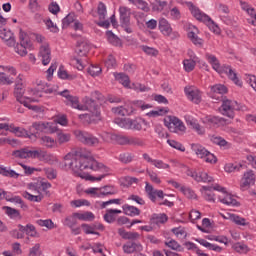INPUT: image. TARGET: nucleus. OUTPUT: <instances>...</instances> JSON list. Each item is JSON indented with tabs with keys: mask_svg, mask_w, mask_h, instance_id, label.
<instances>
[{
	"mask_svg": "<svg viewBox=\"0 0 256 256\" xmlns=\"http://www.w3.org/2000/svg\"><path fill=\"white\" fill-rule=\"evenodd\" d=\"M65 161L74 175L85 179V181H101V179H105L106 177L105 174L99 177L89 175L88 171H107L105 164L95 160L91 152L83 153V151L74 150L65 156Z\"/></svg>",
	"mask_w": 256,
	"mask_h": 256,
	"instance_id": "f257e3e1",
	"label": "nucleus"
},
{
	"mask_svg": "<svg viewBox=\"0 0 256 256\" xmlns=\"http://www.w3.org/2000/svg\"><path fill=\"white\" fill-rule=\"evenodd\" d=\"M83 103L85 104V110L89 112L80 115L81 121L87 125L101 121V110H99V105H96L95 101L88 96L83 98Z\"/></svg>",
	"mask_w": 256,
	"mask_h": 256,
	"instance_id": "f03ea898",
	"label": "nucleus"
},
{
	"mask_svg": "<svg viewBox=\"0 0 256 256\" xmlns=\"http://www.w3.org/2000/svg\"><path fill=\"white\" fill-rule=\"evenodd\" d=\"M186 7H188L189 11L193 15L194 18L197 19V21H200L201 23H205L207 27H209L210 31H213V33H219V26L215 24V21L209 17V15L202 12L199 7L195 6L193 2H185Z\"/></svg>",
	"mask_w": 256,
	"mask_h": 256,
	"instance_id": "7ed1b4c3",
	"label": "nucleus"
},
{
	"mask_svg": "<svg viewBox=\"0 0 256 256\" xmlns=\"http://www.w3.org/2000/svg\"><path fill=\"white\" fill-rule=\"evenodd\" d=\"M57 125L65 127V115L55 118L53 122H34L32 127L36 131H40V133H47L48 135H51L53 133H57Z\"/></svg>",
	"mask_w": 256,
	"mask_h": 256,
	"instance_id": "20e7f679",
	"label": "nucleus"
},
{
	"mask_svg": "<svg viewBox=\"0 0 256 256\" xmlns=\"http://www.w3.org/2000/svg\"><path fill=\"white\" fill-rule=\"evenodd\" d=\"M235 111H243V108L239 106V103L234 100H229L227 97L222 99V104L219 107V112L224 117H229V119L235 118Z\"/></svg>",
	"mask_w": 256,
	"mask_h": 256,
	"instance_id": "39448f33",
	"label": "nucleus"
},
{
	"mask_svg": "<svg viewBox=\"0 0 256 256\" xmlns=\"http://www.w3.org/2000/svg\"><path fill=\"white\" fill-rule=\"evenodd\" d=\"M114 122L122 129H129L132 131H141V129H143V123L147 125V122L141 118H116Z\"/></svg>",
	"mask_w": 256,
	"mask_h": 256,
	"instance_id": "423d86ee",
	"label": "nucleus"
},
{
	"mask_svg": "<svg viewBox=\"0 0 256 256\" xmlns=\"http://www.w3.org/2000/svg\"><path fill=\"white\" fill-rule=\"evenodd\" d=\"M164 125L171 131V133H185L186 127L179 118L175 116H167L164 118Z\"/></svg>",
	"mask_w": 256,
	"mask_h": 256,
	"instance_id": "0eeeda50",
	"label": "nucleus"
},
{
	"mask_svg": "<svg viewBox=\"0 0 256 256\" xmlns=\"http://www.w3.org/2000/svg\"><path fill=\"white\" fill-rule=\"evenodd\" d=\"M74 135L84 145H88L89 147H97L99 145V138L89 132L76 130L74 131Z\"/></svg>",
	"mask_w": 256,
	"mask_h": 256,
	"instance_id": "6e6552de",
	"label": "nucleus"
},
{
	"mask_svg": "<svg viewBox=\"0 0 256 256\" xmlns=\"http://www.w3.org/2000/svg\"><path fill=\"white\" fill-rule=\"evenodd\" d=\"M41 89L44 93H52L53 92V90H51L49 88H41V85H39L38 90H35L33 88H28L27 89L28 96H25L26 97L25 101H29V102H33V103L39 102V98L43 97V95L41 94Z\"/></svg>",
	"mask_w": 256,
	"mask_h": 256,
	"instance_id": "1a4fd4ad",
	"label": "nucleus"
},
{
	"mask_svg": "<svg viewBox=\"0 0 256 256\" xmlns=\"http://www.w3.org/2000/svg\"><path fill=\"white\" fill-rule=\"evenodd\" d=\"M31 41L27 37H24L23 34L20 35V44H17L14 47L15 53L20 55V57H25L27 55V49H31Z\"/></svg>",
	"mask_w": 256,
	"mask_h": 256,
	"instance_id": "9d476101",
	"label": "nucleus"
},
{
	"mask_svg": "<svg viewBox=\"0 0 256 256\" xmlns=\"http://www.w3.org/2000/svg\"><path fill=\"white\" fill-rule=\"evenodd\" d=\"M184 92L192 103H195L196 105L201 103V91H199L195 86H186Z\"/></svg>",
	"mask_w": 256,
	"mask_h": 256,
	"instance_id": "9b49d317",
	"label": "nucleus"
},
{
	"mask_svg": "<svg viewBox=\"0 0 256 256\" xmlns=\"http://www.w3.org/2000/svg\"><path fill=\"white\" fill-rule=\"evenodd\" d=\"M34 159H39V161H42L43 163H48L49 165L57 163V157L43 150H35Z\"/></svg>",
	"mask_w": 256,
	"mask_h": 256,
	"instance_id": "f8f14e48",
	"label": "nucleus"
},
{
	"mask_svg": "<svg viewBox=\"0 0 256 256\" xmlns=\"http://www.w3.org/2000/svg\"><path fill=\"white\" fill-rule=\"evenodd\" d=\"M23 95H25V87L23 86V82L21 81L20 76H18L14 88V96L16 97L18 103L23 104L26 101V96Z\"/></svg>",
	"mask_w": 256,
	"mask_h": 256,
	"instance_id": "ddd939ff",
	"label": "nucleus"
},
{
	"mask_svg": "<svg viewBox=\"0 0 256 256\" xmlns=\"http://www.w3.org/2000/svg\"><path fill=\"white\" fill-rule=\"evenodd\" d=\"M227 93V87L222 84H215L213 86H210V95L212 99H216V101H219V99H223V95Z\"/></svg>",
	"mask_w": 256,
	"mask_h": 256,
	"instance_id": "4468645a",
	"label": "nucleus"
},
{
	"mask_svg": "<svg viewBox=\"0 0 256 256\" xmlns=\"http://www.w3.org/2000/svg\"><path fill=\"white\" fill-rule=\"evenodd\" d=\"M251 185H255V174L253 173V170H249L248 172L244 173L240 188L242 191H247Z\"/></svg>",
	"mask_w": 256,
	"mask_h": 256,
	"instance_id": "2eb2a0df",
	"label": "nucleus"
},
{
	"mask_svg": "<svg viewBox=\"0 0 256 256\" xmlns=\"http://www.w3.org/2000/svg\"><path fill=\"white\" fill-rule=\"evenodd\" d=\"M112 113H114V115H119L120 117H126L133 115V113H135V109H133L131 104H125L124 106L113 107Z\"/></svg>",
	"mask_w": 256,
	"mask_h": 256,
	"instance_id": "dca6fc26",
	"label": "nucleus"
},
{
	"mask_svg": "<svg viewBox=\"0 0 256 256\" xmlns=\"http://www.w3.org/2000/svg\"><path fill=\"white\" fill-rule=\"evenodd\" d=\"M187 175L195 179L198 183H211L213 181V177L209 176L207 172H193L191 170H188Z\"/></svg>",
	"mask_w": 256,
	"mask_h": 256,
	"instance_id": "f3484780",
	"label": "nucleus"
},
{
	"mask_svg": "<svg viewBox=\"0 0 256 256\" xmlns=\"http://www.w3.org/2000/svg\"><path fill=\"white\" fill-rule=\"evenodd\" d=\"M39 57H41L42 65L51 63V48H49V44L40 46Z\"/></svg>",
	"mask_w": 256,
	"mask_h": 256,
	"instance_id": "a211bd4d",
	"label": "nucleus"
},
{
	"mask_svg": "<svg viewBox=\"0 0 256 256\" xmlns=\"http://www.w3.org/2000/svg\"><path fill=\"white\" fill-rule=\"evenodd\" d=\"M0 38L5 41L8 47H15V36L11 30L2 28L0 30Z\"/></svg>",
	"mask_w": 256,
	"mask_h": 256,
	"instance_id": "6ab92c4d",
	"label": "nucleus"
},
{
	"mask_svg": "<svg viewBox=\"0 0 256 256\" xmlns=\"http://www.w3.org/2000/svg\"><path fill=\"white\" fill-rule=\"evenodd\" d=\"M146 193H148L149 199H151L154 203L157 200V197H159V199H163V197H165V193L163 192V190H155V188H153V185L149 184V182H146Z\"/></svg>",
	"mask_w": 256,
	"mask_h": 256,
	"instance_id": "aec40b11",
	"label": "nucleus"
},
{
	"mask_svg": "<svg viewBox=\"0 0 256 256\" xmlns=\"http://www.w3.org/2000/svg\"><path fill=\"white\" fill-rule=\"evenodd\" d=\"M91 46H89V42L87 39H82L77 42L76 53L79 57H87V53H89Z\"/></svg>",
	"mask_w": 256,
	"mask_h": 256,
	"instance_id": "412c9836",
	"label": "nucleus"
},
{
	"mask_svg": "<svg viewBox=\"0 0 256 256\" xmlns=\"http://www.w3.org/2000/svg\"><path fill=\"white\" fill-rule=\"evenodd\" d=\"M12 155L17 159H35V150H29L23 148L20 150H15Z\"/></svg>",
	"mask_w": 256,
	"mask_h": 256,
	"instance_id": "4be33fe9",
	"label": "nucleus"
},
{
	"mask_svg": "<svg viewBox=\"0 0 256 256\" xmlns=\"http://www.w3.org/2000/svg\"><path fill=\"white\" fill-rule=\"evenodd\" d=\"M0 199H6L9 203H15L16 205H20L22 209H27V205L23 203V199L20 196H11L5 190H3V194H1Z\"/></svg>",
	"mask_w": 256,
	"mask_h": 256,
	"instance_id": "5701e85b",
	"label": "nucleus"
},
{
	"mask_svg": "<svg viewBox=\"0 0 256 256\" xmlns=\"http://www.w3.org/2000/svg\"><path fill=\"white\" fill-rule=\"evenodd\" d=\"M124 253H141L143 251V245L139 242H128L127 244L123 245Z\"/></svg>",
	"mask_w": 256,
	"mask_h": 256,
	"instance_id": "b1692460",
	"label": "nucleus"
},
{
	"mask_svg": "<svg viewBox=\"0 0 256 256\" xmlns=\"http://www.w3.org/2000/svg\"><path fill=\"white\" fill-rule=\"evenodd\" d=\"M66 105L73 107V109H78L79 111H85V104H79V98L77 96H72L69 94L65 95Z\"/></svg>",
	"mask_w": 256,
	"mask_h": 256,
	"instance_id": "393cba45",
	"label": "nucleus"
},
{
	"mask_svg": "<svg viewBox=\"0 0 256 256\" xmlns=\"http://www.w3.org/2000/svg\"><path fill=\"white\" fill-rule=\"evenodd\" d=\"M121 25H130L131 23V9L125 6L119 8Z\"/></svg>",
	"mask_w": 256,
	"mask_h": 256,
	"instance_id": "a878e982",
	"label": "nucleus"
},
{
	"mask_svg": "<svg viewBox=\"0 0 256 256\" xmlns=\"http://www.w3.org/2000/svg\"><path fill=\"white\" fill-rule=\"evenodd\" d=\"M205 58L207 59L208 63H210L214 71L217 73H223V66H221L219 59H217L215 55L206 53Z\"/></svg>",
	"mask_w": 256,
	"mask_h": 256,
	"instance_id": "bb28decb",
	"label": "nucleus"
},
{
	"mask_svg": "<svg viewBox=\"0 0 256 256\" xmlns=\"http://www.w3.org/2000/svg\"><path fill=\"white\" fill-rule=\"evenodd\" d=\"M118 234L120 235V237H122V239L132 241V242L137 241V239H139L141 237V235L139 233H137V232H128V231H126L125 228H119L118 229Z\"/></svg>",
	"mask_w": 256,
	"mask_h": 256,
	"instance_id": "cd10ccee",
	"label": "nucleus"
},
{
	"mask_svg": "<svg viewBox=\"0 0 256 256\" xmlns=\"http://www.w3.org/2000/svg\"><path fill=\"white\" fill-rule=\"evenodd\" d=\"M159 31L162 32L166 37H169L171 33H173V28H171V24H169V21L167 19L162 18L159 20L158 24Z\"/></svg>",
	"mask_w": 256,
	"mask_h": 256,
	"instance_id": "c85d7f7f",
	"label": "nucleus"
},
{
	"mask_svg": "<svg viewBox=\"0 0 256 256\" xmlns=\"http://www.w3.org/2000/svg\"><path fill=\"white\" fill-rule=\"evenodd\" d=\"M18 229L22 233H26L28 237H39V232L35 229V226H33V224H27L26 226L19 224Z\"/></svg>",
	"mask_w": 256,
	"mask_h": 256,
	"instance_id": "c756f323",
	"label": "nucleus"
},
{
	"mask_svg": "<svg viewBox=\"0 0 256 256\" xmlns=\"http://www.w3.org/2000/svg\"><path fill=\"white\" fill-rule=\"evenodd\" d=\"M218 199L220 203H223L224 205H237V200L233 198V195L227 193V191L218 195Z\"/></svg>",
	"mask_w": 256,
	"mask_h": 256,
	"instance_id": "7c9ffc66",
	"label": "nucleus"
},
{
	"mask_svg": "<svg viewBox=\"0 0 256 256\" xmlns=\"http://www.w3.org/2000/svg\"><path fill=\"white\" fill-rule=\"evenodd\" d=\"M222 73H226L228 75L229 79L235 83V85H239L241 87V82L239 81V78L237 77V73L231 66L224 65L222 68Z\"/></svg>",
	"mask_w": 256,
	"mask_h": 256,
	"instance_id": "2f4dec72",
	"label": "nucleus"
},
{
	"mask_svg": "<svg viewBox=\"0 0 256 256\" xmlns=\"http://www.w3.org/2000/svg\"><path fill=\"white\" fill-rule=\"evenodd\" d=\"M186 123L189 127L194 129L198 135H205V127L201 126L197 120L188 118L186 119Z\"/></svg>",
	"mask_w": 256,
	"mask_h": 256,
	"instance_id": "473e14b6",
	"label": "nucleus"
},
{
	"mask_svg": "<svg viewBox=\"0 0 256 256\" xmlns=\"http://www.w3.org/2000/svg\"><path fill=\"white\" fill-rule=\"evenodd\" d=\"M123 213L121 210L118 209H108L106 210V213L104 214V221H106V223H115L117 216Z\"/></svg>",
	"mask_w": 256,
	"mask_h": 256,
	"instance_id": "72a5a7b5",
	"label": "nucleus"
},
{
	"mask_svg": "<svg viewBox=\"0 0 256 256\" xmlns=\"http://www.w3.org/2000/svg\"><path fill=\"white\" fill-rule=\"evenodd\" d=\"M122 209L124 215H128L129 217H137L138 215H141V210H139V208L129 204H124Z\"/></svg>",
	"mask_w": 256,
	"mask_h": 256,
	"instance_id": "f704fd0d",
	"label": "nucleus"
},
{
	"mask_svg": "<svg viewBox=\"0 0 256 256\" xmlns=\"http://www.w3.org/2000/svg\"><path fill=\"white\" fill-rule=\"evenodd\" d=\"M197 243L202 245L203 247H206V249H209L210 251H216V253H221L223 251V248L221 246L211 244L205 239H196Z\"/></svg>",
	"mask_w": 256,
	"mask_h": 256,
	"instance_id": "c9c22d12",
	"label": "nucleus"
},
{
	"mask_svg": "<svg viewBox=\"0 0 256 256\" xmlns=\"http://www.w3.org/2000/svg\"><path fill=\"white\" fill-rule=\"evenodd\" d=\"M118 190L115 186L106 185L104 187H100V197H109L111 195H117Z\"/></svg>",
	"mask_w": 256,
	"mask_h": 256,
	"instance_id": "e433bc0d",
	"label": "nucleus"
},
{
	"mask_svg": "<svg viewBox=\"0 0 256 256\" xmlns=\"http://www.w3.org/2000/svg\"><path fill=\"white\" fill-rule=\"evenodd\" d=\"M8 131H10V133H14L16 137H25V135L27 134L26 129L17 127L15 126V124H8Z\"/></svg>",
	"mask_w": 256,
	"mask_h": 256,
	"instance_id": "4c0bfd02",
	"label": "nucleus"
},
{
	"mask_svg": "<svg viewBox=\"0 0 256 256\" xmlns=\"http://www.w3.org/2000/svg\"><path fill=\"white\" fill-rule=\"evenodd\" d=\"M197 56H193L191 59H185L183 61L184 69L187 73H191L193 69H195V65H197Z\"/></svg>",
	"mask_w": 256,
	"mask_h": 256,
	"instance_id": "58836bf2",
	"label": "nucleus"
},
{
	"mask_svg": "<svg viewBox=\"0 0 256 256\" xmlns=\"http://www.w3.org/2000/svg\"><path fill=\"white\" fill-rule=\"evenodd\" d=\"M202 189L204 190V199L206 201H209L210 203H215V194L213 193V187L203 186Z\"/></svg>",
	"mask_w": 256,
	"mask_h": 256,
	"instance_id": "ea45409f",
	"label": "nucleus"
},
{
	"mask_svg": "<svg viewBox=\"0 0 256 256\" xmlns=\"http://www.w3.org/2000/svg\"><path fill=\"white\" fill-rule=\"evenodd\" d=\"M74 217L79 221H95V214L93 212L74 213Z\"/></svg>",
	"mask_w": 256,
	"mask_h": 256,
	"instance_id": "a19ab883",
	"label": "nucleus"
},
{
	"mask_svg": "<svg viewBox=\"0 0 256 256\" xmlns=\"http://www.w3.org/2000/svg\"><path fill=\"white\" fill-rule=\"evenodd\" d=\"M114 77L116 81H119L123 87H129L131 84V80L129 79V76L125 73H114Z\"/></svg>",
	"mask_w": 256,
	"mask_h": 256,
	"instance_id": "79ce46f5",
	"label": "nucleus"
},
{
	"mask_svg": "<svg viewBox=\"0 0 256 256\" xmlns=\"http://www.w3.org/2000/svg\"><path fill=\"white\" fill-rule=\"evenodd\" d=\"M192 151L200 157V159H204V157L209 152L205 147L201 146L200 144H192Z\"/></svg>",
	"mask_w": 256,
	"mask_h": 256,
	"instance_id": "37998d69",
	"label": "nucleus"
},
{
	"mask_svg": "<svg viewBox=\"0 0 256 256\" xmlns=\"http://www.w3.org/2000/svg\"><path fill=\"white\" fill-rule=\"evenodd\" d=\"M3 211L10 219H17L21 217V213H19V210L12 207L4 206Z\"/></svg>",
	"mask_w": 256,
	"mask_h": 256,
	"instance_id": "c03bdc74",
	"label": "nucleus"
},
{
	"mask_svg": "<svg viewBox=\"0 0 256 256\" xmlns=\"http://www.w3.org/2000/svg\"><path fill=\"white\" fill-rule=\"evenodd\" d=\"M188 38L194 45H196V47H203L204 41L202 38L197 36V34H195V31L188 32Z\"/></svg>",
	"mask_w": 256,
	"mask_h": 256,
	"instance_id": "a18cd8bd",
	"label": "nucleus"
},
{
	"mask_svg": "<svg viewBox=\"0 0 256 256\" xmlns=\"http://www.w3.org/2000/svg\"><path fill=\"white\" fill-rule=\"evenodd\" d=\"M22 196L24 199H27L28 201H32L33 203H41L43 201V196L41 194L33 195L27 191L22 193Z\"/></svg>",
	"mask_w": 256,
	"mask_h": 256,
	"instance_id": "49530a36",
	"label": "nucleus"
},
{
	"mask_svg": "<svg viewBox=\"0 0 256 256\" xmlns=\"http://www.w3.org/2000/svg\"><path fill=\"white\" fill-rule=\"evenodd\" d=\"M112 140L115 141L118 145H129V136L114 134L112 135Z\"/></svg>",
	"mask_w": 256,
	"mask_h": 256,
	"instance_id": "de8ad7c7",
	"label": "nucleus"
},
{
	"mask_svg": "<svg viewBox=\"0 0 256 256\" xmlns=\"http://www.w3.org/2000/svg\"><path fill=\"white\" fill-rule=\"evenodd\" d=\"M106 37L109 43H111V45H114L115 47H119V45H121V39H119L117 35L113 34L112 31H107Z\"/></svg>",
	"mask_w": 256,
	"mask_h": 256,
	"instance_id": "09e8293b",
	"label": "nucleus"
},
{
	"mask_svg": "<svg viewBox=\"0 0 256 256\" xmlns=\"http://www.w3.org/2000/svg\"><path fill=\"white\" fill-rule=\"evenodd\" d=\"M229 219L236 225H241L242 227H245V225H249V223H247V220L240 217L239 215L229 214Z\"/></svg>",
	"mask_w": 256,
	"mask_h": 256,
	"instance_id": "8fccbe9b",
	"label": "nucleus"
},
{
	"mask_svg": "<svg viewBox=\"0 0 256 256\" xmlns=\"http://www.w3.org/2000/svg\"><path fill=\"white\" fill-rule=\"evenodd\" d=\"M97 13L99 15L100 21H105V17L107 16V6H105L103 2H99Z\"/></svg>",
	"mask_w": 256,
	"mask_h": 256,
	"instance_id": "3c124183",
	"label": "nucleus"
},
{
	"mask_svg": "<svg viewBox=\"0 0 256 256\" xmlns=\"http://www.w3.org/2000/svg\"><path fill=\"white\" fill-rule=\"evenodd\" d=\"M13 77L6 75L5 72H0V85H13Z\"/></svg>",
	"mask_w": 256,
	"mask_h": 256,
	"instance_id": "603ef678",
	"label": "nucleus"
},
{
	"mask_svg": "<svg viewBox=\"0 0 256 256\" xmlns=\"http://www.w3.org/2000/svg\"><path fill=\"white\" fill-rule=\"evenodd\" d=\"M40 140H41V145H44L49 149L55 147V140L49 136H42Z\"/></svg>",
	"mask_w": 256,
	"mask_h": 256,
	"instance_id": "864d4df0",
	"label": "nucleus"
},
{
	"mask_svg": "<svg viewBox=\"0 0 256 256\" xmlns=\"http://www.w3.org/2000/svg\"><path fill=\"white\" fill-rule=\"evenodd\" d=\"M133 159H135V155L129 152L122 153L119 155V161H121V163H124L125 165H127V163H131Z\"/></svg>",
	"mask_w": 256,
	"mask_h": 256,
	"instance_id": "5fc2aeb1",
	"label": "nucleus"
},
{
	"mask_svg": "<svg viewBox=\"0 0 256 256\" xmlns=\"http://www.w3.org/2000/svg\"><path fill=\"white\" fill-rule=\"evenodd\" d=\"M128 145H134L135 147H143L145 145V141L141 138L129 136Z\"/></svg>",
	"mask_w": 256,
	"mask_h": 256,
	"instance_id": "6e6d98bb",
	"label": "nucleus"
},
{
	"mask_svg": "<svg viewBox=\"0 0 256 256\" xmlns=\"http://www.w3.org/2000/svg\"><path fill=\"white\" fill-rule=\"evenodd\" d=\"M81 227L86 235H101L99 232L95 231L94 225L82 224Z\"/></svg>",
	"mask_w": 256,
	"mask_h": 256,
	"instance_id": "4d7b16f0",
	"label": "nucleus"
},
{
	"mask_svg": "<svg viewBox=\"0 0 256 256\" xmlns=\"http://www.w3.org/2000/svg\"><path fill=\"white\" fill-rule=\"evenodd\" d=\"M210 141H212V143H214L215 145H219L220 147H226L227 145V140H225L221 136L212 135L210 137Z\"/></svg>",
	"mask_w": 256,
	"mask_h": 256,
	"instance_id": "13d9d810",
	"label": "nucleus"
},
{
	"mask_svg": "<svg viewBox=\"0 0 256 256\" xmlns=\"http://www.w3.org/2000/svg\"><path fill=\"white\" fill-rule=\"evenodd\" d=\"M180 191L187 197V199H197V194L191 188H186L185 186H182L180 188Z\"/></svg>",
	"mask_w": 256,
	"mask_h": 256,
	"instance_id": "bf43d9fd",
	"label": "nucleus"
},
{
	"mask_svg": "<svg viewBox=\"0 0 256 256\" xmlns=\"http://www.w3.org/2000/svg\"><path fill=\"white\" fill-rule=\"evenodd\" d=\"M206 123H210V125H219V123H223L225 118L217 117V116H207L205 118Z\"/></svg>",
	"mask_w": 256,
	"mask_h": 256,
	"instance_id": "052dcab7",
	"label": "nucleus"
},
{
	"mask_svg": "<svg viewBox=\"0 0 256 256\" xmlns=\"http://www.w3.org/2000/svg\"><path fill=\"white\" fill-rule=\"evenodd\" d=\"M44 23H45L48 31H51V33L59 32V28L57 27V25L55 23H53V21L51 19L48 18V19L44 20Z\"/></svg>",
	"mask_w": 256,
	"mask_h": 256,
	"instance_id": "680f3d73",
	"label": "nucleus"
},
{
	"mask_svg": "<svg viewBox=\"0 0 256 256\" xmlns=\"http://www.w3.org/2000/svg\"><path fill=\"white\" fill-rule=\"evenodd\" d=\"M168 145L170 147H173V149H177L178 151H182V153H185V146L183 144L175 141V140H167Z\"/></svg>",
	"mask_w": 256,
	"mask_h": 256,
	"instance_id": "e2e57ef3",
	"label": "nucleus"
},
{
	"mask_svg": "<svg viewBox=\"0 0 256 256\" xmlns=\"http://www.w3.org/2000/svg\"><path fill=\"white\" fill-rule=\"evenodd\" d=\"M101 67L99 66H95V65H91L89 68H88V73L89 75H91V77H97L99 75H101Z\"/></svg>",
	"mask_w": 256,
	"mask_h": 256,
	"instance_id": "0e129e2a",
	"label": "nucleus"
},
{
	"mask_svg": "<svg viewBox=\"0 0 256 256\" xmlns=\"http://www.w3.org/2000/svg\"><path fill=\"white\" fill-rule=\"evenodd\" d=\"M146 173L150 177V180L152 181V183H156V185L161 184V179L159 178V176H157V174L154 171L147 169Z\"/></svg>",
	"mask_w": 256,
	"mask_h": 256,
	"instance_id": "69168bd1",
	"label": "nucleus"
},
{
	"mask_svg": "<svg viewBox=\"0 0 256 256\" xmlns=\"http://www.w3.org/2000/svg\"><path fill=\"white\" fill-rule=\"evenodd\" d=\"M44 173L47 179H56L57 178V171L53 168H44Z\"/></svg>",
	"mask_w": 256,
	"mask_h": 256,
	"instance_id": "338daca9",
	"label": "nucleus"
},
{
	"mask_svg": "<svg viewBox=\"0 0 256 256\" xmlns=\"http://www.w3.org/2000/svg\"><path fill=\"white\" fill-rule=\"evenodd\" d=\"M29 256H41V244H35L30 249Z\"/></svg>",
	"mask_w": 256,
	"mask_h": 256,
	"instance_id": "774afa93",
	"label": "nucleus"
}]
</instances>
